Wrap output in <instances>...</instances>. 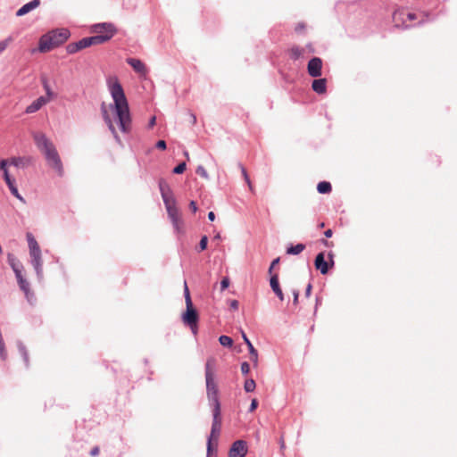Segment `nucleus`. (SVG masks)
Segmentation results:
<instances>
[{
    "mask_svg": "<svg viewBox=\"0 0 457 457\" xmlns=\"http://www.w3.org/2000/svg\"><path fill=\"white\" fill-rule=\"evenodd\" d=\"M208 238L206 236H204L199 243L200 251H204L207 247Z\"/></svg>",
    "mask_w": 457,
    "mask_h": 457,
    "instance_id": "34",
    "label": "nucleus"
},
{
    "mask_svg": "<svg viewBox=\"0 0 457 457\" xmlns=\"http://www.w3.org/2000/svg\"><path fill=\"white\" fill-rule=\"evenodd\" d=\"M219 341L221 345L230 347L233 345V340L228 336H220Z\"/></svg>",
    "mask_w": 457,
    "mask_h": 457,
    "instance_id": "28",
    "label": "nucleus"
},
{
    "mask_svg": "<svg viewBox=\"0 0 457 457\" xmlns=\"http://www.w3.org/2000/svg\"><path fill=\"white\" fill-rule=\"evenodd\" d=\"M156 147L161 150H165L166 149V142L164 140H159L156 143Z\"/></svg>",
    "mask_w": 457,
    "mask_h": 457,
    "instance_id": "43",
    "label": "nucleus"
},
{
    "mask_svg": "<svg viewBox=\"0 0 457 457\" xmlns=\"http://www.w3.org/2000/svg\"><path fill=\"white\" fill-rule=\"evenodd\" d=\"M187 169L186 162H181L178 166H176L173 170L175 174H182Z\"/></svg>",
    "mask_w": 457,
    "mask_h": 457,
    "instance_id": "31",
    "label": "nucleus"
},
{
    "mask_svg": "<svg viewBox=\"0 0 457 457\" xmlns=\"http://www.w3.org/2000/svg\"><path fill=\"white\" fill-rule=\"evenodd\" d=\"M241 371L245 375L250 371V365L248 362L245 361L241 364Z\"/></svg>",
    "mask_w": 457,
    "mask_h": 457,
    "instance_id": "38",
    "label": "nucleus"
},
{
    "mask_svg": "<svg viewBox=\"0 0 457 457\" xmlns=\"http://www.w3.org/2000/svg\"><path fill=\"white\" fill-rule=\"evenodd\" d=\"M331 189H332L331 184L327 181L320 182L317 186V190L320 194H328L331 191Z\"/></svg>",
    "mask_w": 457,
    "mask_h": 457,
    "instance_id": "24",
    "label": "nucleus"
},
{
    "mask_svg": "<svg viewBox=\"0 0 457 457\" xmlns=\"http://www.w3.org/2000/svg\"><path fill=\"white\" fill-rule=\"evenodd\" d=\"M16 278L21 290L24 292L26 297L29 299L30 293L29 282L23 278L22 273L17 274Z\"/></svg>",
    "mask_w": 457,
    "mask_h": 457,
    "instance_id": "21",
    "label": "nucleus"
},
{
    "mask_svg": "<svg viewBox=\"0 0 457 457\" xmlns=\"http://www.w3.org/2000/svg\"><path fill=\"white\" fill-rule=\"evenodd\" d=\"M220 235L218 233L215 237H214V239H220Z\"/></svg>",
    "mask_w": 457,
    "mask_h": 457,
    "instance_id": "58",
    "label": "nucleus"
},
{
    "mask_svg": "<svg viewBox=\"0 0 457 457\" xmlns=\"http://www.w3.org/2000/svg\"><path fill=\"white\" fill-rule=\"evenodd\" d=\"M8 262H9L10 266L13 270L15 276H17V274L22 273L23 266L12 254L8 255Z\"/></svg>",
    "mask_w": 457,
    "mask_h": 457,
    "instance_id": "22",
    "label": "nucleus"
},
{
    "mask_svg": "<svg viewBox=\"0 0 457 457\" xmlns=\"http://www.w3.org/2000/svg\"><path fill=\"white\" fill-rule=\"evenodd\" d=\"M320 227L323 228L324 227V223H320Z\"/></svg>",
    "mask_w": 457,
    "mask_h": 457,
    "instance_id": "60",
    "label": "nucleus"
},
{
    "mask_svg": "<svg viewBox=\"0 0 457 457\" xmlns=\"http://www.w3.org/2000/svg\"><path fill=\"white\" fill-rule=\"evenodd\" d=\"M292 54L295 55V58H297L301 54V53L297 49H292Z\"/></svg>",
    "mask_w": 457,
    "mask_h": 457,
    "instance_id": "55",
    "label": "nucleus"
},
{
    "mask_svg": "<svg viewBox=\"0 0 457 457\" xmlns=\"http://www.w3.org/2000/svg\"><path fill=\"white\" fill-rule=\"evenodd\" d=\"M214 366L215 361L214 359H209L205 364V379H206V387H207V395L210 401L212 402L213 408L216 407L217 403H220L218 398V388L217 385L214 381Z\"/></svg>",
    "mask_w": 457,
    "mask_h": 457,
    "instance_id": "5",
    "label": "nucleus"
},
{
    "mask_svg": "<svg viewBox=\"0 0 457 457\" xmlns=\"http://www.w3.org/2000/svg\"><path fill=\"white\" fill-rule=\"evenodd\" d=\"M17 199L21 201L22 203H25L24 198L19 194V191L17 192V195H13Z\"/></svg>",
    "mask_w": 457,
    "mask_h": 457,
    "instance_id": "54",
    "label": "nucleus"
},
{
    "mask_svg": "<svg viewBox=\"0 0 457 457\" xmlns=\"http://www.w3.org/2000/svg\"><path fill=\"white\" fill-rule=\"evenodd\" d=\"M196 173L204 179H208V174L203 166L197 167Z\"/></svg>",
    "mask_w": 457,
    "mask_h": 457,
    "instance_id": "33",
    "label": "nucleus"
},
{
    "mask_svg": "<svg viewBox=\"0 0 457 457\" xmlns=\"http://www.w3.org/2000/svg\"><path fill=\"white\" fill-rule=\"evenodd\" d=\"M241 170H242V174L244 176V179H245V182L247 183L250 190L253 191V186H252V182H251V180H250V179L248 177V174H247V171H246L245 168L242 166L241 167Z\"/></svg>",
    "mask_w": 457,
    "mask_h": 457,
    "instance_id": "30",
    "label": "nucleus"
},
{
    "mask_svg": "<svg viewBox=\"0 0 457 457\" xmlns=\"http://www.w3.org/2000/svg\"><path fill=\"white\" fill-rule=\"evenodd\" d=\"M7 186L12 195H17L18 188L15 186V180H12V181L7 183Z\"/></svg>",
    "mask_w": 457,
    "mask_h": 457,
    "instance_id": "36",
    "label": "nucleus"
},
{
    "mask_svg": "<svg viewBox=\"0 0 457 457\" xmlns=\"http://www.w3.org/2000/svg\"><path fill=\"white\" fill-rule=\"evenodd\" d=\"M322 61L319 57H313L308 62V73L312 77H320L321 75Z\"/></svg>",
    "mask_w": 457,
    "mask_h": 457,
    "instance_id": "11",
    "label": "nucleus"
},
{
    "mask_svg": "<svg viewBox=\"0 0 457 457\" xmlns=\"http://www.w3.org/2000/svg\"><path fill=\"white\" fill-rule=\"evenodd\" d=\"M155 122H156V118L155 116H153L150 120H149V123H148V127L151 129L153 128L154 125H155Z\"/></svg>",
    "mask_w": 457,
    "mask_h": 457,
    "instance_id": "50",
    "label": "nucleus"
},
{
    "mask_svg": "<svg viewBox=\"0 0 457 457\" xmlns=\"http://www.w3.org/2000/svg\"><path fill=\"white\" fill-rule=\"evenodd\" d=\"M199 315L193 303L186 304V312L182 314V321L188 326L194 335L197 333Z\"/></svg>",
    "mask_w": 457,
    "mask_h": 457,
    "instance_id": "7",
    "label": "nucleus"
},
{
    "mask_svg": "<svg viewBox=\"0 0 457 457\" xmlns=\"http://www.w3.org/2000/svg\"><path fill=\"white\" fill-rule=\"evenodd\" d=\"M280 441H281V445H283V438L282 437L280 438Z\"/></svg>",
    "mask_w": 457,
    "mask_h": 457,
    "instance_id": "61",
    "label": "nucleus"
},
{
    "mask_svg": "<svg viewBox=\"0 0 457 457\" xmlns=\"http://www.w3.org/2000/svg\"><path fill=\"white\" fill-rule=\"evenodd\" d=\"M278 262H279V258L275 259V260L271 262L270 267V269H269V273H270V276H271L272 274H278L277 272H275V271H274V270H275L276 265H277Z\"/></svg>",
    "mask_w": 457,
    "mask_h": 457,
    "instance_id": "37",
    "label": "nucleus"
},
{
    "mask_svg": "<svg viewBox=\"0 0 457 457\" xmlns=\"http://www.w3.org/2000/svg\"><path fill=\"white\" fill-rule=\"evenodd\" d=\"M70 37V31L66 29L53 30L43 35L38 43V50L47 53L63 44Z\"/></svg>",
    "mask_w": 457,
    "mask_h": 457,
    "instance_id": "4",
    "label": "nucleus"
},
{
    "mask_svg": "<svg viewBox=\"0 0 457 457\" xmlns=\"http://www.w3.org/2000/svg\"><path fill=\"white\" fill-rule=\"evenodd\" d=\"M3 173H4V179L6 184L11 182V181H12V180H14V179L11 178L8 170L3 171Z\"/></svg>",
    "mask_w": 457,
    "mask_h": 457,
    "instance_id": "40",
    "label": "nucleus"
},
{
    "mask_svg": "<svg viewBox=\"0 0 457 457\" xmlns=\"http://www.w3.org/2000/svg\"><path fill=\"white\" fill-rule=\"evenodd\" d=\"M104 43V38L101 37H84L78 42L71 43L67 46L66 50L69 54H75L79 50L89 47L93 45H100Z\"/></svg>",
    "mask_w": 457,
    "mask_h": 457,
    "instance_id": "8",
    "label": "nucleus"
},
{
    "mask_svg": "<svg viewBox=\"0 0 457 457\" xmlns=\"http://www.w3.org/2000/svg\"><path fill=\"white\" fill-rule=\"evenodd\" d=\"M33 138L37 148L45 155L47 165L59 176H62L64 172L63 165L53 142L42 132L35 133Z\"/></svg>",
    "mask_w": 457,
    "mask_h": 457,
    "instance_id": "2",
    "label": "nucleus"
},
{
    "mask_svg": "<svg viewBox=\"0 0 457 457\" xmlns=\"http://www.w3.org/2000/svg\"><path fill=\"white\" fill-rule=\"evenodd\" d=\"M405 17L407 19V21H411L415 20L416 15L414 13L408 12L405 11Z\"/></svg>",
    "mask_w": 457,
    "mask_h": 457,
    "instance_id": "44",
    "label": "nucleus"
},
{
    "mask_svg": "<svg viewBox=\"0 0 457 457\" xmlns=\"http://www.w3.org/2000/svg\"><path fill=\"white\" fill-rule=\"evenodd\" d=\"M229 284H230L229 278L228 277L223 278L220 282L221 291L227 289L229 287Z\"/></svg>",
    "mask_w": 457,
    "mask_h": 457,
    "instance_id": "35",
    "label": "nucleus"
},
{
    "mask_svg": "<svg viewBox=\"0 0 457 457\" xmlns=\"http://www.w3.org/2000/svg\"><path fill=\"white\" fill-rule=\"evenodd\" d=\"M159 188L168 212V216L172 222L175 230L178 233L182 232L184 222L181 218V213L176 206V200L170 185L165 179H161L159 180Z\"/></svg>",
    "mask_w": 457,
    "mask_h": 457,
    "instance_id": "3",
    "label": "nucleus"
},
{
    "mask_svg": "<svg viewBox=\"0 0 457 457\" xmlns=\"http://www.w3.org/2000/svg\"><path fill=\"white\" fill-rule=\"evenodd\" d=\"M92 32L96 34L94 37L104 38L105 43L115 35L116 29L112 23H98L92 27Z\"/></svg>",
    "mask_w": 457,
    "mask_h": 457,
    "instance_id": "9",
    "label": "nucleus"
},
{
    "mask_svg": "<svg viewBox=\"0 0 457 457\" xmlns=\"http://www.w3.org/2000/svg\"><path fill=\"white\" fill-rule=\"evenodd\" d=\"M257 407H258V401L256 399H253L252 403H251V405H250V408H249V411L250 412L254 411Z\"/></svg>",
    "mask_w": 457,
    "mask_h": 457,
    "instance_id": "41",
    "label": "nucleus"
},
{
    "mask_svg": "<svg viewBox=\"0 0 457 457\" xmlns=\"http://www.w3.org/2000/svg\"><path fill=\"white\" fill-rule=\"evenodd\" d=\"M39 4H40V0H32L29 3L24 4L21 8H20L17 11L16 15L23 16V15L27 14L28 12H29L30 11L38 7Z\"/></svg>",
    "mask_w": 457,
    "mask_h": 457,
    "instance_id": "16",
    "label": "nucleus"
},
{
    "mask_svg": "<svg viewBox=\"0 0 457 457\" xmlns=\"http://www.w3.org/2000/svg\"><path fill=\"white\" fill-rule=\"evenodd\" d=\"M270 285L272 290L274 291V293L278 296L280 301H283L284 295H283V292L278 285V274H272L270 276Z\"/></svg>",
    "mask_w": 457,
    "mask_h": 457,
    "instance_id": "17",
    "label": "nucleus"
},
{
    "mask_svg": "<svg viewBox=\"0 0 457 457\" xmlns=\"http://www.w3.org/2000/svg\"><path fill=\"white\" fill-rule=\"evenodd\" d=\"M12 37H8L3 41H0V54L3 53L7 48V46L12 42Z\"/></svg>",
    "mask_w": 457,
    "mask_h": 457,
    "instance_id": "32",
    "label": "nucleus"
},
{
    "mask_svg": "<svg viewBox=\"0 0 457 457\" xmlns=\"http://www.w3.org/2000/svg\"><path fill=\"white\" fill-rule=\"evenodd\" d=\"M247 453L245 441L237 440L234 442L229 449L228 457H245Z\"/></svg>",
    "mask_w": 457,
    "mask_h": 457,
    "instance_id": "10",
    "label": "nucleus"
},
{
    "mask_svg": "<svg viewBox=\"0 0 457 457\" xmlns=\"http://www.w3.org/2000/svg\"><path fill=\"white\" fill-rule=\"evenodd\" d=\"M27 238H28L30 256L34 255V254L41 253L40 247H39L37 242L36 241V239L33 237V236L29 233V234H27Z\"/></svg>",
    "mask_w": 457,
    "mask_h": 457,
    "instance_id": "20",
    "label": "nucleus"
},
{
    "mask_svg": "<svg viewBox=\"0 0 457 457\" xmlns=\"http://www.w3.org/2000/svg\"><path fill=\"white\" fill-rule=\"evenodd\" d=\"M127 62L133 68V70L141 76H145L147 68L143 62L139 59L129 58Z\"/></svg>",
    "mask_w": 457,
    "mask_h": 457,
    "instance_id": "12",
    "label": "nucleus"
},
{
    "mask_svg": "<svg viewBox=\"0 0 457 457\" xmlns=\"http://www.w3.org/2000/svg\"><path fill=\"white\" fill-rule=\"evenodd\" d=\"M20 162H21V159H19V158H12V160L9 161V163H11L14 166H19Z\"/></svg>",
    "mask_w": 457,
    "mask_h": 457,
    "instance_id": "46",
    "label": "nucleus"
},
{
    "mask_svg": "<svg viewBox=\"0 0 457 457\" xmlns=\"http://www.w3.org/2000/svg\"><path fill=\"white\" fill-rule=\"evenodd\" d=\"M311 291H312V286L309 284L307 287H306V295H310L311 294Z\"/></svg>",
    "mask_w": 457,
    "mask_h": 457,
    "instance_id": "56",
    "label": "nucleus"
},
{
    "mask_svg": "<svg viewBox=\"0 0 457 457\" xmlns=\"http://www.w3.org/2000/svg\"><path fill=\"white\" fill-rule=\"evenodd\" d=\"M49 102V98H46V96H40L35 101H33L27 108L26 112L27 113H33L41 109L45 104H46Z\"/></svg>",
    "mask_w": 457,
    "mask_h": 457,
    "instance_id": "13",
    "label": "nucleus"
},
{
    "mask_svg": "<svg viewBox=\"0 0 457 457\" xmlns=\"http://www.w3.org/2000/svg\"><path fill=\"white\" fill-rule=\"evenodd\" d=\"M208 219L211 220V221H213L215 220V214L213 212H210L208 213Z\"/></svg>",
    "mask_w": 457,
    "mask_h": 457,
    "instance_id": "52",
    "label": "nucleus"
},
{
    "mask_svg": "<svg viewBox=\"0 0 457 457\" xmlns=\"http://www.w3.org/2000/svg\"><path fill=\"white\" fill-rule=\"evenodd\" d=\"M393 21L396 27H408L406 24L407 19L405 17V11L398 10L393 13Z\"/></svg>",
    "mask_w": 457,
    "mask_h": 457,
    "instance_id": "15",
    "label": "nucleus"
},
{
    "mask_svg": "<svg viewBox=\"0 0 457 457\" xmlns=\"http://www.w3.org/2000/svg\"><path fill=\"white\" fill-rule=\"evenodd\" d=\"M42 84H43V87L46 90V96H45L46 98H49V101H50L54 96V94L52 91L46 79H42Z\"/></svg>",
    "mask_w": 457,
    "mask_h": 457,
    "instance_id": "26",
    "label": "nucleus"
},
{
    "mask_svg": "<svg viewBox=\"0 0 457 457\" xmlns=\"http://www.w3.org/2000/svg\"><path fill=\"white\" fill-rule=\"evenodd\" d=\"M256 386L255 381L252 378L246 379L244 385V388L246 392H253L254 391Z\"/></svg>",
    "mask_w": 457,
    "mask_h": 457,
    "instance_id": "27",
    "label": "nucleus"
},
{
    "mask_svg": "<svg viewBox=\"0 0 457 457\" xmlns=\"http://www.w3.org/2000/svg\"><path fill=\"white\" fill-rule=\"evenodd\" d=\"M185 157H187V159L189 158V155H188L187 152L185 153Z\"/></svg>",
    "mask_w": 457,
    "mask_h": 457,
    "instance_id": "59",
    "label": "nucleus"
},
{
    "mask_svg": "<svg viewBox=\"0 0 457 457\" xmlns=\"http://www.w3.org/2000/svg\"><path fill=\"white\" fill-rule=\"evenodd\" d=\"M109 90L113 99V104L106 105L102 104L101 112L103 119L117 142L120 143L114 122L117 121L119 129L123 133H129L132 127V120L129 103L124 90L117 78L109 81Z\"/></svg>",
    "mask_w": 457,
    "mask_h": 457,
    "instance_id": "1",
    "label": "nucleus"
},
{
    "mask_svg": "<svg viewBox=\"0 0 457 457\" xmlns=\"http://www.w3.org/2000/svg\"><path fill=\"white\" fill-rule=\"evenodd\" d=\"M212 414H213V420H212L211 434H210V436L208 439V444H207L208 457H211V455H212V442L218 441V438H219V436L220 433V429H221L222 419H221V413H220V403L216 404V407H214L212 410Z\"/></svg>",
    "mask_w": 457,
    "mask_h": 457,
    "instance_id": "6",
    "label": "nucleus"
},
{
    "mask_svg": "<svg viewBox=\"0 0 457 457\" xmlns=\"http://www.w3.org/2000/svg\"><path fill=\"white\" fill-rule=\"evenodd\" d=\"M304 29H305V24H304L303 22L299 23V24L295 27V30H296L297 32H301V31H303Z\"/></svg>",
    "mask_w": 457,
    "mask_h": 457,
    "instance_id": "48",
    "label": "nucleus"
},
{
    "mask_svg": "<svg viewBox=\"0 0 457 457\" xmlns=\"http://www.w3.org/2000/svg\"><path fill=\"white\" fill-rule=\"evenodd\" d=\"M21 351L22 352L24 361L28 363L29 362V357H28V353H27L26 349L24 347H21Z\"/></svg>",
    "mask_w": 457,
    "mask_h": 457,
    "instance_id": "49",
    "label": "nucleus"
},
{
    "mask_svg": "<svg viewBox=\"0 0 457 457\" xmlns=\"http://www.w3.org/2000/svg\"><path fill=\"white\" fill-rule=\"evenodd\" d=\"M184 295H185V302H186V304L193 303H192L191 296H190V292H189V289H188V287H187V282H186V281H185V283H184Z\"/></svg>",
    "mask_w": 457,
    "mask_h": 457,
    "instance_id": "29",
    "label": "nucleus"
},
{
    "mask_svg": "<svg viewBox=\"0 0 457 457\" xmlns=\"http://www.w3.org/2000/svg\"><path fill=\"white\" fill-rule=\"evenodd\" d=\"M189 208L191 209V211L193 212H196V211H197L196 203L195 201H191L189 204Z\"/></svg>",
    "mask_w": 457,
    "mask_h": 457,
    "instance_id": "47",
    "label": "nucleus"
},
{
    "mask_svg": "<svg viewBox=\"0 0 457 457\" xmlns=\"http://www.w3.org/2000/svg\"><path fill=\"white\" fill-rule=\"evenodd\" d=\"M242 337L245 344L247 345V348L249 349V354H250V360L256 365L257 360H258V353L248 337H246L245 333L242 331Z\"/></svg>",
    "mask_w": 457,
    "mask_h": 457,
    "instance_id": "19",
    "label": "nucleus"
},
{
    "mask_svg": "<svg viewBox=\"0 0 457 457\" xmlns=\"http://www.w3.org/2000/svg\"><path fill=\"white\" fill-rule=\"evenodd\" d=\"M315 268L320 271L321 274H327L329 269L328 262L325 261L323 253H320L314 262Z\"/></svg>",
    "mask_w": 457,
    "mask_h": 457,
    "instance_id": "14",
    "label": "nucleus"
},
{
    "mask_svg": "<svg viewBox=\"0 0 457 457\" xmlns=\"http://www.w3.org/2000/svg\"><path fill=\"white\" fill-rule=\"evenodd\" d=\"M297 299H298V294L294 292V303H295L297 302Z\"/></svg>",
    "mask_w": 457,
    "mask_h": 457,
    "instance_id": "57",
    "label": "nucleus"
},
{
    "mask_svg": "<svg viewBox=\"0 0 457 457\" xmlns=\"http://www.w3.org/2000/svg\"><path fill=\"white\" fill-rule=\"evenodd\" d=\"M305 248V245L303 244H297L296 245L290 246L287 248V253L290 254H298L302 253Z\"/></svg>",
    "mask_w": 457,
    "mask_h": 457,
    "instance_id": "25",
    "label": "nucleus"
},
{
    "mask_svg": "<svg viewBox=\"0 0 457 457\" xmlns=\"http://www.w3.org/2000/svg\"><path fill=\"white\" fill-rule=\"evenodd\" d=\"M9 164V160H1L0 161V170L2 171L7 170V165Z\"/></svg>",
    "mask_w": 457,
    "mask_h": 457,
    "instance_id": "39",
    "label": "nucleus"
},
{
    "mask_svg": "<svg viewBox=\"0 0 457 457\" xmlns=\"http://www.w3.org/2000/svg\"><path fill=\"white\" fill-rule=\"evenodd\" d=\"M32 258V265L35 268L37 275L42 273V258L41 253L31 255Z\"/></svg>",
    "mask_w": 457,
    "mask_h": 457,
    "instance_id": "23",
    "label": "nucleus"
},
{
    "mask_svg": "<svg viewBox=\"0 0 457 457\" xmlns=\"http://www.w3.org/2000/svg\"><path fill=\"white\" fill-rule=\"evenodd\" d=\"M189 122H190L191 124H193V125H194V124H195V122H196V118H195V116L194 114H192V113H190V114H189Z\"/></svg>",
    "mask_w": 457,
    "mask_h": 457,
    "instance_id": "51",
    "label": "nucleus"
},
{
    "mask_svg": "<svg viewBox=\"0 0 457 457\" xmlns=\"http://www.w3.org/2000/svg\"><path fill=\"white\" fill-rule=\"evenodd\" d=\"M99 452H100V449L98 446H95L91 451H90V455L91 456H97L99 454Z\"/></svg>",
    "mask_w": 457,
    "mask_h": 457,
    "instance_id": "45",
    "label": "nucleus"
},
{
    "mask_svg": "<svg viewBox=\"0 0 457 457\" xmlns=\"http://www.w3.org/2000/svg\"><path fill=\"white\" fill-rule=\"evenodd\" d=\"M332 234H333V232H332V230H331V229H327V230L325 231V233H324V235H325V237H332Z\"/></svg>",
    "mask_w": 457,
    "mask_h": 457,
    "instance_id": "53",
    "label": "nucleus"
},
{
    "mask_svg": "<svg viewBox=\"0 0 457 457\" xmlns=\"http://www.w3.org/2000/svg\"><path fill=\"white\" fill-rule=\"evenodd\" d=\"M238 305H239V303H238L237 300H230L229 301V307H230V309L236 311V310L238 309Z\"/></svg>",
    "mask_w": 457,
    "mask_h": 457,
    "instance_id": "42",
    "label": "nucleus"
},
{
    "mask_svg": "<svg viewBox=\"0 0 457 457\" xmlns=\"http://www.w3.org/2000/svg\"><path fill=\"white\" fill-rule=\"evenodd\" d=\"M312 88L317 94H325L327 91V80L326 79H314L312 84Z\"/></svg>",
    "mask_w": 457,
    "mask_h": 457,
    "instance_id": "18",
    "label": "nucleus"
}]
</instances>
